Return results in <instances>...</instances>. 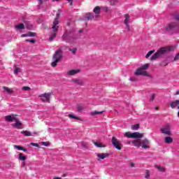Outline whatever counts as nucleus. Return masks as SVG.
<instances>
[{
  "instance_id": "obj_1",
  "label": "nucleus",
  "mask_w": 179,
  "mask_h": 179,
  "mask_svg": "<svg viewBox=\"0 0 179 179\" xmlns=\"http://www.w3.org/2000/svg\"><path fill=\"white\" fill-rule=\"evenodd\" d=\"M169 51H174V47L167 46L159 49L157 52L152 56L151 61H155V59H157V58H159V57H162V55H164V54H166V52H169Z\"/></svg>"
},
{
  "instance_id": "obj_2",
  "label": "nucleus",
  "mask_w": 179,
  "mask_h": 179,
  "mask_svg": "<svg viewBox=\"0 0 179 179\" xmlns=\"http://www.w3.org/2000/svg\"><path fill=\"white\" fill-rule=\"evenodd\" d=\"M59 16L60 14L57 13L53 22V25L52 27L53 33L50 35V37L49 38L50 41H52L54 38L57 37V33L58 32V28L59 27V26H58V24L59 23V22L58 21V19H59Z\"/></svg>"
},
{
  "instance_id": "obj_3",
  "label": "nucleus",
  "mask_w": 179,
  "mask_h": 179,
  "mask_svg": "<svg viewBox=\"0 0 179 179\" xmlns=\"http://www.w3.org/2000/svg\"><path fill=\"white\" fill-rule=\"evenodd\" d=\"M60 59H62V50H59L55 52L52 57V62L51 63V66L53 68L57 65L58 62H59Z\"/></svg>"
},
{
  "instance_id": "obj_4",
  "label": "nucleus",
  "mask_w": 179,
  "mask_h": 179,
  "mask_svg": "<svg viewBox=\"0 0 179 179\" xmlns=\"http://www.w3.org/2000/svg\"><path fill=\"white\" fill-rule=\"evenodd\" d=\"M124 135L126 138H132L133 139H141V138H143V134L139 132H125Z\"/></svg>"
},
{
  "instance_id": "obj_5",
  "label": "nucleus",
  "mask_w": 179,
  "mask_h": 179,
  "mask_svg": "<svg viewBox=\"0 0 179 179\" xmlns=\"http://www.w3.org/2000/svg\"><path fill=\"white\" fill-rule=\"evenodd\" d=\"M179 26L177 24L176 22H172L171 24H169L166 27H165V32L166 33H171V31L174 30H178Z\"/></svg>"
},
{
  "instance_id": "obj_6",
  "label": "nucleus",
  "mask_w": 179,
  "mask_h": 179,
  "mask_svg": "<svg viewBox=\"0 0 179 179\" xmlns=\"http://www.w3.org/2000/svg\"><path fill=\"white\" fill-rule=\"evenodd\" d=\"M62 38L64 41H66V43H72L73 40H75V37H73V35L71 34L69 31H66V33L64 34Z\"/></svg>"
},
{
  "instance_id": "obj_7",
  "label": "nucleus",
  "mask_w": 179,
  "mask_h": 179,
  "mask_svg": "<svg viewBox=\"0 0 179 179\" xmlns=\"http://www.w3.org/2000/svg\"><path fill=\"white\" fill-rule=\"evenodd\" d=\"M162 134L164 135H171V126L170 124H166L161 128Z\"/></svg>"
},
{
  "instance_id": "obj_8",
  "label": "nucleus",
  "mask_w": 179,
  "mask_h": 179,
  "mask_svg": "<svg viewBox=\"0 0 179 179\" xmlns=\"http://www.w3.org/2000/svg\"><path fill=\"white\" fill-rule=\"evenodd\" d=\"M51 96L50 93H45L39 95V97L43 103H50V97Z\"/></svg>"
},
{
  "instance_id": "obj_9",
  "label": "nucleus",
  "mask_w": 179,
  "mask_h": 179,
  "mask_svg": "<svg viewBox=\"0 0 179 179\" xmlns=\"http://www.w3.org/2000/svg\"><path fill=\"white\" fill-rule=\"evenodd\" d=\"M112 145H113L114 148L117 149V150H121V143L114 136L112 138Z\"/></svg>"
},
{
  "instance_id": "obj_10",
  "label": "nucleus",
  "mask_w": 179,
  "mask_h": 179,
  "mask_svg": "<svg viewBox=\"0 0 179 179\" xmlns=\"http://www.w3.org/2000/svg\"><path fill=\"white\" fill-rule=\"evenodd\" d=\"M17 117H16L15 115H6L5 117V120L6 122H13V121H17Z\"/></svg>"
},
{
  "instance_id": "obj_11",
  "label": "nucleus",
  "mask_w": 179,
  "mask_h": 179,
  "mask_svg": "<svg viewBox=\"0 0 179 179\" xmlns=\"http://www.w3.org/2000/svg\"><path fill=\"white\" fill-rule=\"evenodd\" d=\"M129 20H130L129 15L125 14L124 15V24H126V27H127L128 31H131V27H129Z\"/></svg>"
},
{
  "instance_id": "obj_12",
  "label": "nucleus",
  "mask_w": 179,
  "mask_h": 179,
  "mask_svg": "<svg viewBox=\"0 0 179 179\" xmlns=\"http://www.w3.org/2000/svg\"><path fill=\"white\" fill-rule=\"evenodd\" d=\"M149 143L150 142L148 138L143 139V141H141V148H143V149H150V146L148 145H149Z\"/></svg>"
},
{
  "instance_id": "obj_13",
  "label": "nucleus",
  "mask_w": 179,
  "mask_h": 179,
  "mask_svg": "<svg viewBox=\"0 0 179 179\" xmlns=\"http://www.w3.org/2000/svg\"><path fill=\"white\" fill-rule=\"evenodd\" d=\"M14 122L15 123L11 124L13 128H17V129H22V122L19 121V119L17 118V120H15Z\"/></svg>"
},
{
  "instance_id": "obj_14",
  "label": "nucleus",
  "mask_w": 179,
  "mask_h": 179,
  "mask_svg": "<svg viewBox=\"0 0 179 179\" xmlns=\"http://www.w3.org/2000/svg\"><path fill=\"white\" fill-rule=\"evenodd\" d=\"M135 75H142L143 76H148V73L140 67L136 71Z\"/></svg>"
},
{
  "instance_id": "obj_15",
  "label": "nucleus",
  "mask_w": 179,
  "mask_h": 179,
  "mask_svg": "<svg viewBox=\"0 0 179 179\" xmlns=\"http://www.w3.org/2000/svg\"><path fill=\"white\" fill-rule=\"evenodd\" d=\"M96 156L98 157V160H103L108 157V153H96Z\"/></svg>"
},
{
  "instance_id": "obj_16",
  "label": "nucleus",
  "mask_w": 179,
  "mask_h": 179,
  "mask_svg": "<svg viewBox=\"0 0 179 179\" xmlns=\"http://www.w3.org/2000/svg\"><path fill=\"white\" fill-rule=\"evenodd\" d=\"M21 134L24 135V136H33L34 135H37V132L34 131V133H31L27 130L21 131Z\"/></svg>"
},
{
  "instance_id": "obj_17",
  "label": "nucleus",
  "mask_w": 179,
  "mask_h": 179,
  "mask_svg": "<svg viewBox=\"0 0 179 179\" xmlns=\"http://www.w3.org/2000/svg\"><path fill=\"white\" fill-rule=\"evenodd\" d=\"M73 83L76 85H78V86H84L85 85V82H83V80L79 79V78H75L73 80Z\"/></svg>"
},
{
  "instance_id": "obj_18",
  "label": "nucleus",
  "mask_w": 179,
  "mask_h": 179,
  "mask_svg": "<svg viewBox=\"0 0 179 179\" xmlns=\"http://www.w3.org/2000/svg\"><path fill=\"white\" fill-rule=\"evenodd\" d=\"M79 72H80L79 69H73V70L69 71L67 72V75L72 76L73 75H76V73H79Z\"/></svg>"
},
{
  "instance_id": "obj_19",
  "label": "nucleus",
  "mask_w": 179,
  "mask_h": 179,
  "mask_svg": "<svg viewBox=\"0 0 179 179\" xmlns=\"http://www.w3.org/2000/svg\"><path fill=\"white\" fill-rule=\"evenodd\" d=\"M131 143H133L134 146H136V148L142 147V143L139 140L133 141Z\"/></svg>"
},
{
  "instance_id": "obj_20",
  "label": "nucleus",
  "mask_w": 179,
  "mask_h": 179,
  "mask_svg": "<svg viewBox=\"0 0 179 179\" xmlns=\"http://www.w3.org/2000/svg\"><path fill=\"white\" fill-rule=\"evenodd\" d=\"M101 8L100 6H96L94 8V13H95V16L99 17V15H100V10Z\"/></svg>"
},
{
  "instance_id": "obj_21",
  "label": "nucleus",
  "mask_w": 179,
  "mask_h": 179,
  "mask_svg": "<svg viewBox=\"0 0 179 179\" xmlns=\"http://www.w3.org/2000/svg\"><path fill=\"white\" fill-rule=\"evenodd\" d=\"M3 92H6L8 94H13V90L8 87H3Z\"/></svg>"
},
{
  "instance_id": "obj_22",
  "label": "nucleus",
  "mask_w": 179,
  "mask_h": 179,
  "mask_svg": "<svg viewBox=\"0 0 179 179\" xmlns=\"http://www.w3.org/2000/svg\"><path fill=\"white\" fill-rule=\"evenodd\" d=\"M178 106L179 108V100H176L171 103V108H176V107Z\"/></svg>"
},
{
  "instance_id": "obj_23",
  "label": "nucleus",
  "mask_w": 179,
  "mask_h": 179,
  "mask_svg": "<svg viewBox=\"0 0 179 179\" xmlns=\"http://www.w3.org/2000/svg\"><path fill=\"white\" fill-rule=\"evenodd\" d=\"M103 111H97V110H94L90 113L92 117H94V115H101L103 114Z\"/></svg>"
},
{
  "instance_id": "obj_24",
  "label": "nucleus",
  "mask_w": 179,
  "mask_h": 179,
  "mask_svg": "<svg viewBox=\"0 0 179 179\" xmlns=\"http://www.w3.org/2000/svg\"><path fill=\"white\" fill-rule=\"evenodd\" d=\"M165 143H173V138L170 137V136H167L165 138Z\"/></svg>"
},
{
  "instance_id": "obj_25",
  "label": "nucleus",
  "mask_w": 179,
  "mask_h": 179,
  "mask_svg": "<svg viewBox=\"0 0 179 179\" xmlns=\"http://www.w3.org/2000/svg\"><path fill=\"white\" fill-rule=\"evenodd\" d=\"M16 30H23L24 29V24H20L17 26H15Z\"/></svg>"
},
{
  "instance_id": "obj_26",
  "label": "nucleus",
  "mask_w": 179,
  "mask_h": 179,
  "mask_svg": "<svg viewBox=\"0 0 179 179\" xmlns=\"http://www.w3.org/2000/svg\"><path fill=\"white\" fill-rule=\"evenodd\" d=\"M86 17L88 19V20H92V19L94 18V15H93V13H89L87 14Z\"/></svg>"
},
{
  "instance_id": "obj_27",
  "label": "nucleus",
  "mask_w": 179,
  "mask_h": 179,
  "mask_svg": "<svg viewBox=\"0 0 179 179\" xmlns=\"http://www.w3.org/2000/svg\"><path fill=\"white\" fill-rule=\"evenodd\" d=\"M110 5L114 6V5H118V0H109Z\"/></svg>"
},
{
  "instance_id": "obj_28",
  "label": "nucleus",
  "mask_w": 179,
  "mask_h": 179,
  "mask_svg": "<svg viewBox=\"0 0 179 179\" xmlns=\"http://www.w3.org/2000/svg\"><path fill=\"white\" fill-rule=\"evenodd\" d=\"M149 64H143V66H141V69L143 70V71H146V69H148L149 68Z\"/></svg>"
},
{
  "instance_id": "obj_29",
  "label": "nucleus",
  "mask_w": 179,
  "mask_h": 179,
  "mask_svg": "<svg viewBox=\"0 0 179 179\" xmlns=\"http://www.w3.org/2000/svg\"><path fill=\"white\" fill-rule=\"evenodd\" d=\"M131 129H132V131H136V130L139 129V124H136L132 125Z\"/></svg>"
},
{
  "instance_id": "obj_30",
  "label": "nucleus",
  "mask_w": 179,
  "mask_h": 179,
  "mask_svg": "<svg viewBox=\"0 0 179 179\" xmlns=\"http://www.w3.org/2000/svg\"><path fill=\"white\" fill-rule=\"evenodd\" d=\"M19 159L20 160H22V162L26 161V157L23 156L22 153L19 154Z\"/></svg>"
},
{
  "instance_id": "obj_31",
  "label": "nucleus",
  "mask_w": 179,
  "mask_h": 179,
  "mask_svg": "<svg viewBox=\"0 0 179 179\" xmlns=\"http://www.w3.org/2000/svg\"><path fill=\"white\" fill-rule=\"evenodd\" d=\"M20 72V68L19 67H15L14 69V74L15 75H17V73H19Z\"/></svg>"
},
{
  "instance_id": "obj_32",
  "label": "nucleus",
  "mask_w": 179,
  "mask_h": 179,
  "mask_svg": "<svg viewBox=\"0 0 179 179\" xmlns=\"http://www.w3.org/2000/svg\"><path fill=\"white\" fill-rule=\"evenodd\" d=\"M94 145L96 148H104V146L103 145L99 143L98 142H94Z\"/></svg>"
},
{
  "instance_id": "obj_33",
  "label": "nucleus",
  "mask_w": 179,
  "mask_h": 179,
  "mask_svg": "<svg viewBox=\"0 0 179 179\" xmlns=\"http://www.w3.org/2000/svg\"><path fill=\"white\" fill-rule=\"evenodd\" d=\"M69 118H71V119H73V120H79V117L75 116V115H73V114H69Z\"/></svg>"
},
{
  "instance_id": "obj_34",
  "label": "nucleus",
  "mask_w": 179,
  "mask_h": 179,
  "mask_svg": "<svg viewBox=\"0 0 179 179\" xmlns=\"http://www.w3.org/2000/svg\"><path fill=\"white\" fill-rule=\"evenodd\" d=\"M153 52H155V50H150V52H148L145 56V58H149V57H150V55H152V54H153Z\"/></svg>"
},
{
  "instance_id": "obj_35",
  "label": "nucleus",
  "mask_w": 179,
  "mask_h": 179,
  "mask_svg": "<svg viewBox=\"0 0 179 179\" xmlns=\"http://www.w3.org/2000/svg\"><path fill=\"white\" fill-rule=\"evenodd\" d=\"M25 41L27 43H32V44H34V43H36V40L34 39H26Z\"/></svg>"
},
{
  "instance_id": "obj_36",
  "label": "nucleus",
  "mask_w": 179,
  "mask_h": 179,
  "mask_svg": "<svg viewBox=\"0 0 179 179\" xmlns=\"http://www.w3.org/2000/svg\"><path fill=\"white\" fill-rule=\"evenodd\" d=\"M15 149H17V150H23V147L20 146V145H14Z\"/></svg>"
},
{
  "instance_id": "obj_37",
  "label": "nucleus",
  "mask_w": 179,
  "mask_h": 179,
  "mask_svg": "<svg viewBox=\"0 0 179 179\" xmlns=\"http://www.w3.org/2000/svg\"><path fill=\"white\" fill-rule=\"evenodd\" d=\"M31 88H30L29 87H22V90H24L25 92H28L29 90H31Z\"/></svg>"
},
{
  "instance_id": "obj_38",
  "label": "nucleus",
  "mask_w": 179,
  "mask_h": 179,
  "mask_svg": "<svg viewBox=\"0 0 179 179\" xmlns=\"http://www.w3.org/2000/svg\"><path fill=\"white\" fill-rule=\"evenodd\" d=\"M155 97H156V94H152L150 98V101H153V100H155Z\"/></svg>"
},
{
  "instance_id": "obj_39",
  "label": "nucleus",
  "mask_w": 179,
  "mask_h": 179,
  "mask_svg": "<svg viewBox=\"0 0 179 179\" xmlns=\"http://www.w3.org/2000/svg\"><path fill=\"white\" fill-rule=\"evenodd\" d=\"M69 51H71L73 55L76 54V48L69 49Z\"/></svg>"
},
{
  "instance_id": "obj_40",
  "label": "nucleus",
  "mask_w": 179,
  "mask_h": 179,
  "mask_svg": "<svg viewBox=\"0 0 179 179\" xmlns=\"http://www.w3.org/2000/svg\"><path fill=\"white\" fill-rule=\"evenodd\" d=\"M43 146H50V143L48 142H42Z\"/></svg>"
},
{
  "instance_id": "obj_41",
  "label": "nucleus",
  "mask_w": 179,
  "mask_h": 179,
  "mask_svg": "<svg viewBox=\"0 0 179 179\" xmlns=\"http://www.w3.org/2000/svg\"><path fill=\"white\" fill-rule=\"evenodd\" d=\"M129 80H130L131 82H136V78H135V77H131V78H129Z\"/></svg>"
},
{
  "instance_id": "obj_42",
  "label": "nucleus",
  "mask_w": 179,
  "mask_h": 179,
  "mask_svg": "<svg viewBox=\"0 0 179 179\" xmlns=\"http://www.w3.org/2000/svg\"><path fill=\"white\" fill-rule=\"evenodd\" d=\"M157 169L159 171H164V168L162 167V166H157Z\"/></svg>"
},
{
  "instance_id": "obj_43",
  "label": "nucleus",
  "mask_w": 179,
  "mask_h": 179,
  "mask_svg": "<svg viewBox=\"0 0 179 179\" xmlns=\"http://www.w3.org/2000/svg\"><path fill=\"white\" fill-rule=\"evenodd\" d=\"M179 59V52L175 56L173 61H178Z\"/></svg>"
},
{
  "instance_id": "obj_44",
  "label": "nucleus",
  "mask_w": 179,
  "mask_h": 179,
  "mask_svg": "<svg viewBox=\"0 0 179 179\" xmlns=\"http://www.w3.org/2000/svg\"><path fill=\"white\" fill-rule=\"evenodd\" d=\"M29 37H34L36 36L35 33L31 32L28 35Z\"/></svg>"
},
{
  "instance_id": "obj_45",
  "label": "nucleus",
  "mask_w": 179,
  "mask_h": 179,
  "mask_svg": "<svg viewBox=\"0 0 179 179\" xmlns=\"http://www.w3.org/2000/svg\"><path fill=\"white\" fill-rule=\"evenodd\" d=\"M31 146H34L35 148H38V144L36 143H31Z\"/></svg>"
},
{
  "instance_id": "obj_46",
  "label": "nucleus",
  "mask_w": 179,
  "mask_h": 179,
  "mask_svg": "<svg viewBox=\"0 0 179 179\" xmlns=\"http://www.w3.org/2000/svg\"><path fill=\"white\" fill-rule=\"evenodd\" d=\"M102 9H103V10H104L105 12H108V10H109L108 7H103Z\"/></svg>"
},
{
  "instance_id": "obj_47",
  "label": "nucleus",
  "mask_w": 179,
  "mask_h": 179,
  "mask_svg": "<svg viewBox=\"0 0 179 179\" xmlns=\"http://www.w3.org/2000/svg\"><path fill=\"white\" fill-rule=\"evenodd\" d=\"M83 106H78V111H83Z\"/></svg>"
},
{
  "instance_id": "obj_48",
  "label": "nucleus",
  "mask_w": 179,
  "mask_h": 179,
  "mask_svg": "<svg viewBox=\"0 0 179 179\" xmlns=\"http://www.w3.org/2000/svg\"><path fill=\"white\" fill-rule=\"evenodd\" d=\"M68 2H70V6H72L73 5V1L72 0H67Z\"/></svg>"
},
{
  "instance_id": "obj_49",
  "label": "nucleus",
  "mask_w": 179,
  "mask_h": 179,
  "mask_svg": "<svg viewBox=\"0 0 179 179\" xmlns=\"http://www.w3.org/2000/svg\"><path fill=\"white\" fill-rule=\"evenodd\" d=\"M150 177V174H149V172H146V174H145V178H148Z\"/></svg>"
},
{
  "instance_id": "obj_50",
  "label": "nucleus",
  "mask_w": 179,
  "mask_h": 179,
  "mask_svg": "<svg viewBox=\"0 0 179 179\" xmlns=\"http://www.w3.org/2000/svg\"><path fill=\"white\" fill-rule=\"evenodd\" d=\"M130 166H131V167H135V163L131 162V163H130Z\"/></svg>"
},
{
  "instance_id": "obj_51",
  "label": "nucleus",
  "mask_w": 179,
  "mask_h": 179,
  "mask_svg": "<svg viewBox=\"0 0 179 179\" xmlns=\"http://www.w3.org/2000/svg\"><path fill=\"white\" fill-rule=\"evenodd\" d=\"M175 19H176V20H178V22H179V15H176L175 17Z\"/></svg>"
},
{
  "instance_id": "obj_52",
  "label": "nucleus",
  "mask_w": 179,
  "mask_h": 179,
  "mask_svg": "<svg viewBox=\"0 0 179 179\" xmlns=\"http://www.w3.org/2000/svg\"><path fill=\"white\" fill-rule=\"evenodd\" d=\"M27 28L29 29V30H31V29H33V26L31 25L30 27L27 26Z\"/></svg>"
},
{
  "instance_id": "obj_53",
  "label": "nucleus",
  "mask_w": 179,
  "mask_h": 179,
  "mask_svg": "<svg viewBox=\"0 0 179 179\" xmlns=\"http://www.w3.org/2000/svg\"><path fill=\"white\" fill-rule=\"evenodd\" d=\"M29 36V35H27V34H22V35H21V37H28Z\"/></svg>"
},
{
  "instance_id": "obj_54",
  "label": "nucleus",
  "mask_w": 179,
  "mask_h": 179,
  "mask_svg": "<svg viewBox=\"0 0 179 179\" xmlns=\"http://www.w3.org/2000/svg\"><path fill=\"white\" fill-rule=\"evenodd\" d=\"M22 152H27V149H26V148H22Z\"/></svg>"
},
{
  "instance_id": "obj_55",
  "label": "nucleus",
  "mask_w": 179,
  "mask_h": 179,
  "mask_svg": "<svg viewBox=\"0 0 179 179\" xmlns=\"http://www.w3.org/2000/svg\"><path fill=\"white\" fill-rule=\"evenodd\" d=\"M22 167H24V162L22 163Z\"/></svg>"
},
{
  "instance_id": "obj_56",
  "label": "nucleus",
  "mask_w": 179,
  "mask_h": 179,
  "mask_svg": "<svg viewBox=\"0 0 179 179\" xmlns=\"http://www.w3.org/2000/svg\"><path fill=\"white\" fill-rule=\"evenodd\" d=\"M176 94H179V90L176 92Z\"/></svg>"
},
{
  "instance_id": "obj_57",
  "label": "nucleus",
  "mask_w": 179,
  "mask_h": 179,
  "mask_svg": "<svg viewBox=\"0 0 179 179\" xmlns=\"http://www.w3.org/2000/svg\"><path fill=\"white\" fill-rule=\"evenodd\" d=\"M178 117H179V111H178Z\"/></svg>"
},
{
  "instance_id": "obj_58",
  "label": "nucleus",
  "mask_w": 179,
  "mask_h": 179,
  "mask_svg": "<svg viewBox=\"0 0 179 179\" xmlns=\"http://www.w3.org/2000/svg\"><path fill=\"white\" fill-rule=\"evenodd\" d=\"M128 143H129H129H131V141H129Z\"/></svg>"
},
{
  "instance_id": "obj_59",
  "label": "nucleus",
  "mask_w": 179,
  "mask_h": 179,
  "mask_svg": "<svg viewBox=\"0 0 179 179\" xmlns=\"http://www.w3.org/2000/svg\"><path fill=\"white\" fill-rule=\"evenodd\" d=\"M53 1H59V0H53Z\"/></svg>"
}]
</instances>
